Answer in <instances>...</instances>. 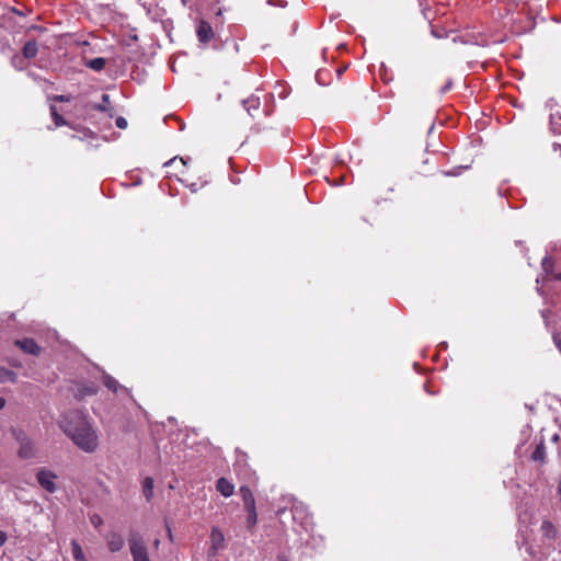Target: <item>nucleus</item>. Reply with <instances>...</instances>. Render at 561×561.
I'll return each mask as SVG.
<instances>
[{
    "label": "nucleus",
    "mask_w": 561,
    "mask_h": 561,
    "mask_svg": "<svg viewBox=\"0 0 561 561\" xmlns=\"http://www.w3.org/2000/svg\"><path fill=\"white\" fill-rule=\"evenodd\" d=\"M60 427L72 443L85 453H93L99 446L96 431L80 411H70L62 416Z\"/></svg>",
    "instance_id": "1"
},
{
    "label": "nucleus",
    "mask_w": 561,
    "mask_h": 561,
    "mask_svg": "<svg viewBox=\"0 0 561 561\" xmlns=\"http://www.w3.org/2000/svg\"><path fill=\"white\" fill-rule=\"evenodd\" d=\"M130 554L134 561H150L147 548L141 536L137 533H131L128 539Z\"/></svg>",
    "instance_id": "2"
},
{
    "label": "nucleus",
    "mask_w": 561,
    "mask_h": 561,
    "mask_svg": "<svg viewBox=\"0 0 561 561\" xmlns=\"http://www.w3.org/2000/svg\"><path fill=\"white\" fill-rule=\"evenodd\" d=\"M38 484L47 492L54 493L57 490L56 479L57 474L53 471L42 468L36 473Z\"/></svg>",
    "instance_id": "3"
},
{
    "label": "nucleus",
    "mask_w": 561,
    "mask_h": 561,
    "mask_svg": "<svg viewBox=\"0 0 561 561\" xmlns=\"http://www.w3.org/2000/svg\"><path fill=\"white\" fill-rule=\"evenodd\" d=\"M18 440L20 444L18 455L22 459H31L35 457V447L33 442L26 436H18Z\"/></svg>",
    "instance_id": "4"
},
{
    "label": "nucleus",
    "mask_w": 561,
    "mask_h": 561,
    "mask_svg": "<svg viewBox=\"0 0 561 561\" xmlns=\"http://www.w3.org/2000/svg\"><path fill=\"white\" fill-rule=\"evenodd\" d=\"M225 549V536L224 533L214 527L210 533V549L209 554L216 556L220 550Z\"/></svg>",
    "instance_id": "5"
},
{
    "label": "nucleus",
    "mask_w": 561,
    "mask_h": 561,
    "mask_svg": "<svg viewBox=\"0 0 561 561\" xmlns=\"http://www.w3.org/2000/svg\"><path fill=\"white\" fill-rule=\"evenodd\" d=\"M197 38L201 43H208L214 37V31L210 24L206 21H201L196 28Z\"/></svg>",
    "instance_id": "6"
},
{
    "label": "nucleus",
    "mask_w": 561,
    "mask_h": 561,
    "mask_svg": "<svg viewBox=\"0 0 561 561\" xmlns=\"http://www.w3.org/2000/svg\"><path fill=\"white\" fill-rule=\"evenodd\" d=\"M14 344L22 350L24 353L31 354V355H38L41 352V347L37 345V343L32 339H23V340H16Z\"/></svg>",
    "instance_id": "7"
},
{
    "label": "nucleus",
    "mask_w": 561,
    "mask_h": 561,
    "mask_svg": "<svg viewBox=\"0 0 561 561\" xmlns=\"http://www.w3.org/2000/svg\"><path fill=\"white\" fill-rule=\"evenodd\" d=\"M106 542H107L108 549L112 552H117V551L122 550V548L124 547L123 537L118 533H115V531H112L106 536Z\"/></svg>",
    "instance_id": "8"
},
{
    "label": "nucleus",
    "mask_w": 561,
    "mask_h": 561,
    "mask_svg": "<svg viewBox=\"0 0 561 561\" xmlns=\"http://www.w3.org/2000/svg\"><path fill=\"white\" fill-rule=\"evenodd\" d=\"M216 489L225 497L231 496L234 492V485L226 478L217 480Z\"/></svg>",
    "instance_id": "9"
},
{
    "label": "nucleus",
    "mask_w": 561,
    "mask_h": 561,
    "mask_svg": "<svg viewBox=\"0 0 561 561\" xmlns=\"http://www.w3.org/2000/svg\"><path fill=\"white\" fill-rule=\"evenodd\" d=\"M242 105L248 114L254 117L253 111H257L261 106V100L256 95H250L248 99L242 101Z\"/></svg>",
    "instance_id": "10"
},
{
    "label": "nucleus",
    "mask_w": 561,
    "mask_h": 561,
    "mask_svg": "<svg viewBox=\"0 0 561 561\" xmlns=\"http://www.w3.org/2000/svg\"><path fill=\"white\" fill-rule=\"evenodd\" d=\"M239 492L242 497L244 508H252L253 506H255V500L249 486L242 485Z\"/></svg>",
    "instance_id": "11"
},
{
    "label": "nucleus",
    "mask_w": 561,
    "mask_h": 561,
    "mask_svg": "<svg viewBox=\"0 0 561 561\" xmlns=\"http://www.w3.org/2000/svg\"><path fill=\"white\" fill-rule=\"evenodd\" d=\"M37 53H38V46L35 41H27L24 44L23 49H22V55L26 59H32V58L36 57Z\"/></svg>",
    "instance_id": "12"
},
{
    "label": "nucleus",
    "mask_w": 561,
    "mask_h": 561,
    "mask_svg": "<svg viewBox=\"0 0 561 561\" xmlns=\"http://www.w3.org/2000/svg\"><path fill=\"white\" fill-rule=\"evenodd\" d=\"M531 459L536 462L543 463L546 460V446L543 440L537 444L535 450L531 454Z\"/></svg>",
    "instance_id": "13"
},
{
    "label": "nucleus",
    "mask_w": 561,
    "mask_h": 561,
    "mask_svg": "<svg viewBox=\"0 0 561 561\" xmlns=\"http://www.w3.org/2000/svg\"><path fill=\"white\" fill-rule=\"evenodd\" d=\"M540 529L542 536L547 539H554L557 536V529L550 520H543Z\"/></svg>",
    "instance_id": "14"
},
{
    "label": "nucleus",
    "mask_w": 561,
    "mask_h": 561,
    "mask_svg": "<svg viewBox=\"0 0 561 561\" xmlns=\"http://www.w3.org/2000/svg\"><path fill=\"white\" fill-rule=\"evenodd\" d=\"M142 493L147 501H150L153 496V480L147 477L142 482Z\"/></svg>",
    "instance_id": "15"
},
{
    "label": "nucleus",
    "mask_w": 561,
    "mask_h": 561,
    "mask_svg": "<svg viewBox=\"0 0 561 561\" xmlns=\"http://www.w3.org/2000/svg\"><path fill=\"white\" fill-rule=\"evenodd\" d=\"M7 381L15 382L16 374L10 369L0 367V383H4Z\"/></svg>",
    "instance_id": "16"
},
{
    "label": "nucleus",
    "mask_w": 561,
    "mask_h": 561,
    "mask_svg": "<svg viewBox=\"0 0 561 561\" xmlns=\"http://www.w3.org/2000/svg\"><path fill=\"white\" fill-rule=\"evenodd\" d=\"M71 551L75 561H87L81 546L76 541H71Z\"/></svg>",
    "instance_id": "17"
},
{
    "label": "nucleus",
    "mask_w": 561,
    "mask_h": 561,
    "mask_svg": "<svg viewBox=\"0 0 561 561\" xmlns=\"http://www.w3.org/2000/svg\"><path fill=\"white\" fill-rule=\"evenodd\" d=\"M106 65V61L104 58L102 57H98V58H93V59H90L88 62H87V66L94 70V71H101L104 69Z\"/></svg>",
    "instance_id": "18"
},
{
    "label": "nucleus",
    "mask_w": 561,
    "mask_h": 561,
    "mask_svg": "<svg viewBox=\"0 0 561 561\" xmlns=\"http://www.w3.org/2000/svg\"><path fill=\"white\" fill-rule=\"evenodd\" d=\"M541 266H542V270L546 273V275L552 276V277L554 276L553 275L554 261L551 256H545L541 261Z\"/></svg>",
    "instance_id": "19"
},
{
    "label": "nucleus",
    "mask_w": 561,
    "mask_h": 561,
    "mask_svg": "<svg viewBox=\"0 0 561 561\" xmlns=\"http://www.w3.org/2000/svg\"><path fill=\"white\" fill-rule=\"evenodd\" d=\"M50 115H51V118H53L56 127L68 125L66 119L57 112V108L55 105L50 106Z\"/></svg>",
    "instance_id": "20"
},
{
    "label": "nucleus",
    "mask_w": 561,
    "mask_h": 561,
    "mask_svg": "<svg viewBox=\"0 0 561 561\" xmlns=\"http://www.w3.org/2000/svg\"><path fill=\"white\" fill-rule=\"evenodd\" d=\"M26 58L23 56V55H14L11 59V65L16 69V70H23L25 67H26Z\"/></svg>",
    "instance_id": "21"
},
{
    "label": "nucleus",
    "mask_w": 561,
    "mask_h": 561,
    "mask_svg": "<svg viewBox=\"0 0 561 561\" xmlns=\"http://www.w3.org/2000/svg\"><path fill=\"white\" fill-rule=\"evenodd\" d=\"M103 383L107 389L112 390L113 392H117L119 388L118 381L108 375L103 377Z\"/></svg>",
    "instance_id": "22"
},
{
    "label": "nucleus",
    "mask_w": 561,
    "mask_h": 561,
    "mask_svg": "<svg viewBox=\"0 0 561 561\" xmlns=\"http://www.w3.org/2000/svg\"><path fill=\"white\" fill-rule=\"evenodd\" d=\"M244 510L248 513V518H247L248 527L252 528L255 526V524L257 522L256 508H255V506H253L252 508H244Z\"/></svg>",
    "instance_id": "23"
},
{
    "label": "nucleus",
    "mask_w": 561,
    "mask_h": 561,
    "mask_svg": "<svg viewBox=\"0 0 561 561\" xmlns=\"http://www.w3.org/2000/svg\"><path fill=\"white\" fill-rule=\"evenodd\" d=\"M116 126L121 129H124L127 127V121L124 117L119 116L116 118Z\"/></svg>",
    "instance_id": "24"
},
{
    "label": "nucleus",
    "mask_w": 561,
    "mask_h": 561,
    "mask_svg": "<svg viewBox=\"0 0 561 561\" xmlns=\"http://www.w3.org/2000/svg\"><path fill=\"white\" fill-rule=\"evenodd\" d=\"M53 100L57 101V102H69L71 100V98L69 95L61 94V95H54Z\"/></svg>",
    "instance_id": "25"
},
{
    "label": "nucleus",
    "mask_w": 561,
    "mask_h": 561,
    "mask_svg": "<svg viewBox=\"0 0 561 561\" xmlns=\"http://www.w3.org/2000/svg\"><path fill=\"white\" fill-rule=\"evenodd\" d=\"M90 519H91V524L94 527H99L102 524V518L99 515H93V516H91Z\"/></svg>",
    "instance_id": "26"
},
{
    "label": "nucleus",
    "mask_w": 561,
    "mask_h": 561,
    "mask_svg": "<svg viewBox=\"0 0 561 561\" xmlns=\"http://www.w3.org/2000/svg\"><path fill=\"white\" fill-rule=\"evenodd\" d=\"M5 540H7L5 533L0 530V547L4 545Z\"/></svg>",
    "instance_id": "27"
},
{
    "label": "nucleus",
    "mask_w": 561,
    "mask_h": 561,
    "mask_svg": "<svg viewBox=\"0 0 561 561\" xmlns=\"http://www.w3.org/2000/svg\"><path fill=\"white\" fill-rule=\"evenodd\" d=\"M175 161H176V157H175V158H172V159H170V160H168L167 162H164V164H163V165H164V167H170V165H172Z\"/></svg>",
    "instance_id": "28"
},
{
    "label": "nucleus",
    "mask_w": 561,
    "mask_h": 561,
    "mask_svg": "<svg viewBox=\"0 0 561 561\" xmlns=\"http://www.w3.org/2000/svg\"><path fill=\"white\" fill-rule=\"evenodd\" d=\"M252 133L259 134L261 131V127L259 125H255L251 128Z\"/></svg>",
    "instance_id": "29"
},
{
    "label": "nucleus",
    "mask_w": 561,
    "mask_h": 561,
    "mask_svg": "<svg viewBox=\"0 0 561 561\" xmlns=\"http://www.w3.org/2000/svg\"><path fill=\"white\" fill-rule=\"evenodd\" d=\"M5 407V399L0 397V410H2Z\"/></svg>",
    "instance_id": "30"
},
{
    "label": "nucleus",
    "mask_w": 561,
    "mask_h": 561,
    "mask_svg": "<svg viewBox=\"0 0 561 561\" xmlns=\"http://www.w3.org/2000/svg\"><path fill=\"white\" fill-rule=\"evenodd\" d=\"M190 160V158H180V161L183 165H186L187 161Z\"/></svg>",
    "instance_id": "31"
},
{
    "label": "nucleus",
    "mask_w": 561,
    "mask_h": 561,
    "mask_svg": "<svg viewBox=\"0 0 561 561\" xmlns=\"http://www.w3.org/2000/svg\"><path fill=\"white\" fill-rule=\"evenodd\" d=\"M433 35L436 36V37H442L443 35L440 34V32H436L435 30L432 31Z\"/></svg>",
    "instance_id": "32"
},
{
    "label": "nucleus",
    "mask_w": 561,
    "mask_h": 561,
    "mask_svg": "<svg viewBox=\"0 0 561 561\" xmlns=\"http://www.w3.org/2000/svg\"><path fill=\"white\" fill-rule=\"evenodd\" d=\"M450 85H451V83H450V82H449V83H447V84L443 88V92L448 91V90H449V88H450Z\"/></svg>",
    "instance_id": "33"
},
{
    "label": "nucleus",
    "mask_w": 561,
    "mask_h": 561,
    "mask_svg": "<svg viewBox=\"0 0 561 561\" xmlns=\"http://www.w3.org/2000/svg\"><path fill=\"white\" fill-rule=\"evenodd\" d=\"M553 278H554V279H558V280H561V273L556 274V275L553 276Z\"/></svg>",
    "instance_id": "34"
},
{
    "label": "nucleus",
    "mask_w": 561,
    "mask_h": 561,
    "mask_svg": "<svg viewBox=\"0 0 561 561\" xmlns=\"http://www.w3.org/2000/svg\"><path fill=\"white\" fill-rule=\"evenodd\" d=\"M102 98H103L104 101H108V95L107 94H103Z\"/></svg>",
    "instance_id": "35"
},
{
    "label": "nucleus",
    "mask_w": 561,
    "mask_h": 561,
    "mask_svg": "<svg viewBox=\"0 0 561 561\" xmlns=\"http://www.w3.org/2000/svg\"><path fill=\"white\" fill-rule=\"evenodd\" d=\"M168 534H169L170 539H172V533H171L170 528H168Z\"/></svg>",
    "instance_id": "36"
},
{
    "label": "nucleus",
    "mask_w": 561,
    "mask_h": 561,
    "mask_svg": "<svg viewBox=\"0 0 561 561\" xmlns=\"http://www.w3.org/2000/svg\"><path fill=\"white\" fill-rule=\"evenodd\" d=\"M159 543H160V541H159V539H157V540L154 541V546H156V547H158V546H159Z\"/></svg>",
    "instance_id": "37"
}]
</instances>
